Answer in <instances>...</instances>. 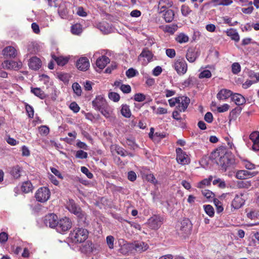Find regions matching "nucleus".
Returning <instances> with one entry per match:
<instances>
[{
	"mask_svg": "<svg viewBox=\"0 0 259 259\" xmlns=\"http://www.w3.org/2000/svg\"><path fill=\"white\" fill-rule=\"evenodd\" d=\"M249 139L253 143L252 149L254 151L259 150V132L254 131L251 133L249 136Z\"/></svg>",
	"mask_w": 259,
	"mask_h": 259,
	"instance_id": "obj_17",
	"label": "nucleus"
},
{
	"mask_svg": "<svg viewBox=\"0 0 259 259\" xmlns=\"http://www.w3.org/2000/svg\"><path fill=\"white\" fill-rule=\"evenodd\" d=\"M244 202L245 199L244 194L240 193L239 194L236 195L232 201V205L234 208L238 209L244 204Z\"/></svg>",
	"mask_w": 259,
	"mask_h": 259,
	"instance_id": "obj_16",
	"label": "nucleus"
},
{
	"mask_svg": "<svg viewBox=\"0 0 259 259\" xmlns=\"http://www.w3.org/2000/svg\"><path fill=\"white\" fill-rule=\"evenodd\" d=\"M180 102L178 103V105L177 107L178 109L180 112H184L189 105L190 100V99L186 96L179 97Z\"/></svg>",
	"mask_w": 259,
	"mask_h": 259,
	"instance_id": "obj_14",
	"label": "nucleus"
},
{
	"mask_svg": "<svg viewBox=\"0 0 259 259\" xmlns=\"http://www.w3.org/2000/svg\"><path fill=\"white\" fill-rule=\"evenodd\" d=\"M213 115L210 112H207L204 116V120L208 123H211L213 121Z\"/></svg>",
	"mask_w": 259,
	"mask_h": 259,
	"instance_id": "obj_60",
	"label": "nucleus"
},
{
	"mask_svg": "<svg viewBox=\"0 0 259 259\" xmlns=\"http://www.w3.org/2000/svg\"><path fill=\"white\" fill-rule=\"evenodd\" d=\"M26 110L28 114V116L30 118H33L34 115V110L32 106L27 104L25 106Z\"/></svg>",
	"mask_w": 259,
	"mask_h": 259,
	"instance_id": "obj_54",
	"label": "nucleus"
},
{
	"mask_svg": "<svg viewBox=\"0 0 259 259\" xmlns=\"http://www.w3.org/2000/svg\"><path fill=\"white\" fill-rule=\"evenodd\" d=\"M31 92L41 99H44L47 97L45 92L38 88H31Z\"/></svg>",
	"mask_w": 259,
	"mask_h": 259,
	"instance_id": "obj_28",
	"label": "nucleus"
},
{
	"mask_svg": "<svg viewBox=\"0 0 259 259\" xmlns=\"http://www.w3.org/2000/svg\"><path fill=\"white\" fill-rule=\"evenodd\" d=\"M76 66L78 69L81 71H86L90 67V62L86 57H81L77 61Z\"/></svg>",
	"mask_w": 259,
	"mask_h": 259,
	"instance_id": "obj_13",
	"label": "nucleus"
},
{
	"mask_svg": "<svg viewBox=\"0 0 259 259\" xmlns=\"http://www.w3.org/2000/svg\"><path fill=\"white\" fill-rule=\"evenodd\" d=\"M211 76V72L208 70H205L201 72L199 75V77L200 78H209Z\"/></svg>",
	"mask_w": 259,
	"mask_h": 259,
	"instance_id": "obj_51",
	"label": "nucleus"
},
{
	"mask_svg": "<svg viewBox=\"0 0 259 259\" xmlns=\"http://www.w3.org/2000/svg\"><path fill=\"white\" fill-rule=\"evenodd\" d=\"M226 33L227 35L230 36L232 40L236 42L239 41L240 37L236 30L230 28L226 31Z\"/></svg>",
	"mask_w": 259,
	"mask_h": 259,
	"instance_id": "obj_25",
	"label": "nucleus"
},
{
	"mask_svg": "<svg viewBox=\"0 0 259 259\" xmlns=\"http://www.w3.org/2000/svg\"><path fill=\"white\" fill-rule=\"evenodd\" d=\"M258 174V171L249 172L246 170H240L237 171L236 177L239 180H244L255 176Z\"/></svg>",
	"mask_w": 259,
	"mask_h": 259,
	"instance_id": "obj_11",
	"label": "nucleus"
},
{
	"mask_svg": "<svg viewBox=\"0 0 259 259\" xmlns=\"http://www.w3.org/2000/svg\"><path fill=\"white\" fill-rule=\"evenodd\" d=\"M178 227L182 234H188L191 231L192 224L189 220L184 219L180 223Z\"/></svg>",
	"mask_w": 259,
	"mask_h": 259,
	"instance_id": "obj_9",
	"label": "nucleus"
},
{
	"mask_svg": "<svg viewBox=\"0 0 259 259\" xmlns=\"http://www.w3.org/2000/svg\"><path fill=\"white\" fill-rule=\"evenodd\" d=\"M134 100L137 102H142L145 100V96L141 93L136 94L134 96Z\"/></svg>",
	"mask_w": 259,
	"mask_h": 259,
	"instance_id": "obj_56",
	"label": "nucleus"
},
{
	"mask_svg": "<svg viewBox=\"0 0 259 259\" xmlns=\"http://www.w3.org/2000/svg\"><path fill=\"white\" fill-rule=\"evenodd\" d=\"M82 32V27L79 24H75L71 27V32L74 34H79Z\"/></svg>",
	"mask_w": 259,
	"mask_h": 259,
	"instance_id": "obj_36",
	"label": "nucleus"
},
{
	"mask_svg": "<svg viewBox=\"0 0 259 259\" xmlns=\"http://www.w3.org/2000/svg\"><path fill=\"white\" fill-rule=\"evenodd\" d=\"M249 77L253 79L254 78L255 79V80H253L254 83H256L259 81V73L258 72H255L253 71H251L249 72Z\"/></svg>",
	"mask_w": 259,
	"mask_h": 259,
	"instance_id": "obj_48",
	"label": "nucleus"
},
{
	"mask_svg": "<svg viewBox=\"0 0 259 259\" xmlns=\"http://www.w3.org/2000/svg\"><path fill=\"white\" fill-rule=\"evenodd\" d=\"M125 74L128 78H131L138 74V72L136 69L131 68L126 71Z\"/></svg>",
	"mask_w": 259,
	"mask_h": 259,
	"instance_id": "obj_42",
	"label": "nucleus"
},
{
	"mask_svg": "<svg viewBox=\"0 0 259 259\" xmlns=\"http://www.w3.org/2000/svg\"><path fill=\"white\" fill-rule=\"evenodd\" d=\"M39 132L41 135L47 136L50 132L49 128L46 125H41L38 128Z\"/></svg>",
	"mask_w": 259,
	"mask_h": 259,
	"instance_id": "obj_41",
	"label": "nucleus"
},
{
	"mask_svg": "<svg viewBox=\"0 0 259 259\" xmlns=\"http://www.w3.org/2000/svg\"><path fill=\"white\" fill-rule=\"evenodd\" d=\"M166 55L170 58H173L176 56V52L174 49H167L166 50Z\"/></svg>",
	"mask_w": 259,
	"mask_h": 259,
	"instance_id": "obj_62",
	"label": "nucleus"
},
{
	"mask_svg": "<svg viewBox=\"0 0 259 259\" xmlns=\"http://www.w3.org/2000/svg\"><path fill=\"white\" fill-rule=\"evenodd\" d=\"M232 71L233 74H237L241 71V66L238 63L235 62L232 65Z\"/></svg>",
	"mask_w": 259,
	"mask_h": 259,
	"instance_id": "obj_40",
	"label": "nucleus"
},
{
	"mask_svg": "<svg viewBox=\"0 0 259 259\" xmlns=\"http://www.w3.org/2000/svg\"><path fill=\"white\" fill-rule=\"evenodd\" d=\"M52 57L59 66H64L67 64L68 61V59L66 58L57 57L55 55H52Z\"/></svg>",
	"mask_w": 259,
	"mask_h": 259,
	"instance_id": "obj_29",
	"label": "nucleus"
},
{
	"mask_svg": "<svg viewBox=\"0 0 259 259\" xmlns=\"http://www.w3.org/2000/svg\"><path fill=\"white\" fill-rule=\"evenodd\" d=\"M148 245L143 242H137L135 244L136 250L139 252L145 251L148 249Z\"/></svg>",
	"mask_w": 259,
	"mask_h": 259,
	"instance_id": "obj_31",
	"label": "nucleus"
},
{
	"mask_svg": "<svg viewBox=\"0 0 259 259\" xmlns=\"http://www.w3.org/2000/svg\"><path fill=\"white\" fill-rule=\"evenodd\" d=\"M232 100L234 101L237 105H241L245 103L246 100L245 98L241 94L235 93L232 94Z\"/></svg>",
	"mask_w": 259,
	"mask_h": 259,
	"instance_id": "obj_24",
	"label": "nucleus"
},
{
	"mask_svg": "<svg viewBox=\"0 0 259 259\" xmlns=\"http://www.w3.org/2000/svg\"><path fill=\"white\" fill-rule=\"evenodd\" d=\"M163 223V218L158 215H154L148 220L149 227L153 230H157Z\"/></svg>",
	"mask_w": 259,
	"mask_h": 259,
	"instance_id": "obj_5",
	"label": "nucleus"
},
{
	"mask_svg": "<svg viewBox=\"0 0 259 259\" xmlns=\"http://www.w3.org/2000/svg\"><path fill=\"white\" fill-rule=\"evenodd\" d=\"M174 67L179 74H184L187 70V64L183 59L177 60L175 63Z\"/></svg>",
	"mask_w": 259,
	"mask_h": 259,
	"instance_id": "obj_8",
	"label": "nucleus"
},
{
	"mask_svg": "<svg viewBox=\"0 0 259 259\" xmlns=\"http://www.w3.org/2000/svg\"><path fill=\"white\" fill-rule=\"evenodd\" d=\"M109 62L110 59L108 57L106 56H102L101 57H99L97 59L96 62V66L99 69V70H97L101 71L104 69Z\"/></svg>",
	"mask_w": 259,
	"mask_h": 259,
	"instance_id": "obj_18",
	"label": "nucleus"
},
{
	"mask_svg": "<svg viewBox=\"0 0 259 259\" xmlns=\"http://www.w3.org/2000/svg\"><path fill=\"white\" fill-rule=\"evenodd\" d=\"M98 111H99L106 118L109 117L111 115V111L108 104L104 107L99 109Z\"/></svg>",
	"mask_w": 259,
	"mask_h": 259,
	"instance_id": "obj_35",
	"label": "nucleus"
},
{
	"mask_svg": "<svg viewBox=\"0 0 259 259\" xmlns=\"http://www.w3.org/2000/svg\"><path fill=\"white\" fill-rule=\"evenodd\" d=\"M212 177L210 176L208 179H205L199 182L197 184V187L202 188L204 186H209L212 181Z\"/></svg>",
	"mask_w": 259,
	"mask_h": 259,
	"instance_id": "obj_34",
	"label": "nucleus"
},
{
	"mask_svg": "<svg viewBox=\"0 0 259 259\" xmlns=\"http://www.w3.org/2000/svg\"><path fill=\"white\" fill-rule=\"evenodd\" d=\"M232 92L229 90L222 89L217 94V98L219 100H224L232 96Z\"/></svg>",
	"mask_w": 259,
	"mask_h": 259,
	"instance_id": "obj_22",
	"label": "nucleus"
},
{
	"mask_svg": "<svg viewBox=\"0 0 259 259\" xmlns=\"http://www.w3.org/2000/svg\"><path fill=\"white\" fill-rule=\"evenodd\" d=\"M181 12L184 16H188L191 12L190 8L186 5H183L181 7Z\"/></svg>",
	"mask_w": 259,
	"mask_h": 259,
	"instance_id": "obj_47",
	"label": "nucleus"
},
{
	"mask_svg": "<svg viewBox=\"0 0 259 259\" xmlns=\"http://www.w3.org/2000/svg\"><path fill=\"white\" fill-rule=\"evenodd\" d=\"M177 162L182 165L188 164L189 161L187 155L180 148L176 149Z\"/></svg>",
	"mask_w": 259,
	"mask_h": 259,
	"instance_id": "obj_12",
	"label": "nucleus"
},
{
	"mask_svg": "<svg viewBox=\"0 0 259 259\" xmlns=\"http://www.w3.org/2000/svg\"><path fill=\"white\" fill-rule=\"evenodd\" d=\"M72 89L74 93L77 95L80 96L81 94V87L79 84L77 82H74L72 85Z\"/></svg>",
	"mask_w": 259,
	"mask_h": 259,
	"instance_id": "obj_43",
	"label": "nucleus"
},
{
	"mask_svg": "<svg viewBox=\"0 0 259 259\" xmlns=\"http://www.w3.org/2000/svg\"><path fill=\"white\" fill-rule=\"evenodd\" d=\"M33 186L31 183L29 181H26L23 183L22 186V190L25 193H28L32 190Z\"/></svg>",
	"mask_w": 259,
	"mask_h": 259,
	"instance_id": "obj_32",
	"label": "nucleus"
},
{
	"mask_svg": "<svg viewBox=\"0 0 259 259\" xmlns=\"http://www.w3.org/2000/svg\"><path fill=\"white\" fill-rule=\"evenodd\" d=\"M120 89L123 93L125 94L130 93L131 92V88L130 85L121 84Z\"/></svg>",
	"mask_w": 259,
	"mask_h": 259,
	"instance_id": "obj_57",
	"label": "nucleus"
},
{
	"mask_svg": "<svg viewBox=\"0 0 259 259\" xmlns=\"http://www.w3.org/2000/svg\"><path fill=\"white\" fill-rule=\"evenodd\" d=\"M213 203L217 207V211L218 213L221 212L224 210L222 203L217 198L213 199Z\"/></svg>",
	"mask_w": 259,
	"mask_h": 259,
	"instance_id": "obj_45",
	"label": "nucleus"
},
{
	"mask_svg": "<svg viewBox=\"0 0 259 259\" xmlns=\"http://www.w3.org/2000/svg\"><path fill=\"white\" fill-rule=\"evenodd\" d=\"M2 67L6 69L18 70L22 67L21 62H15L14 61H5L2 64Z\"/></svg>",
	"mask_w": 259,
	"mask_h": 259,
	"instance_id": "obj_10",
	"label": "nucleus"
},
{
	"mask_svg": "<svg viewBox=\"0 0 259 259\" xmlns=\"http://www.w3.org/2000/svg\"><path fill=\"white\" fill-rule=\"evenodd\" d=\"M202 194L207 198L213 197L214 195L211 191L206 189L202 190Z\"/></svg>",
	"mask_w": 259,
	"mask_h": 259,
	"instance_id": "obj_59",
	"label": "nucleus"
},
{
	"mask_svg": "<svg viewBox=\"0 0 259 259\" xmlns=\"http://www.w3.org/2000/svg\"><path fill=\"white\" fill-rule=\"evenodd\" d=\"M109 98L114 102H118L120 99V96L115 92H110L108 94Z\"/></svg>",
	"mask_w": 259,
	"mask_h": 259,
	"instance_id": "obj_44",
	"label": "nucleus"
},
{
	"mask_svg": "<svg viewBox=\"0 0 259 259\" xmlns=\"http://www.w3.org/2000/svg\"><path fill=\"white\" fill-rule=\"evenodd\" d=\"M92 104L96 110H99L106 106L107 103L103 97L98 96L92 101Z\"/></svg>",
	"mask_w": 259,
	"mask_h": 259,
	"instance_id": "obj_15",
	"label": "nucleus"
},
{
	"mask_svg": "<svg viewBox=\"0 0 259 259\" xmlns=\"http://www.w3.org/2000/svg\"><path fill=\"white\" fill-rule=\"evenodd\" d=\"M176 40L180 44L185 43L188 41L189 37L185 34L181 33L176 37Z\"/></svg>",
	"mask_w": 259,
	"mask_h": 259,
	"instance_id": "obj_33",
	"label": "nucleus"
},
{
	"mask_svg": "<svg viewBox=\"0 0 259 259\" xmlns=\"http://www.w3.org/2000/svg\"><path fill=\"white\" fill-rule=\"evenodd\" d=\"M230 106L227 104H225L221 106L218 107L217 111L218 112L222 113L228 111L229 109Z\"/></svg>",
	"mask_w": 259,
	"mask_h": 259,
	"instance_id": "obj_58",
	"label": "nucleus"
},
{
	"mask_svg": "<svg viewBox=\"0 0 259 259\" xmlns=\"http://www.w3.org/2000/svg\"><path fill=\"white\" fill-rule=\"evenodd\" d=\"M163 3H166L169 7L172 6V3L169 2L168 0H160L159 2V8L160 10V13L164 12L165 10L166 7L164 5H162Z\"/></svg>",
	"mask_w": 259,
	"mask_h": 259,
	"instance_id": "obj_39",
	"label": "nucleus"
},
{
	"mask_svg": "<svg viewBox=\"0 0 259 259\" xmlns=\"http://www.w3.org/2000/svg\"><path fill=\"white\" fill-rule=\"evenodd\" d=\"M163 18L165 22L169 23L174 20L175 13L172 10H167L163 14Z\"/></svg>",
	"mask_w": 259,
	"mask_h": 259,
	"instance_id": "obj_27",
	"label": "nucleus"
},
{
	"mask_svg": "<svg viewBox=\"0 0 259 259\" xmlns=\"http://www.w3.org/2000/svg\"><path fill=\"white\" fill-rule=\"evenodd\" d=\"M8 235L6 232H2L0 233V242L4 243L8 240Z\"/></svg>",
	"mask_w": 259,
	"mask_h": 259,
	"instance_id": "obj_61",
	"label": "nucleus"
},
{
	"mask_svg": "<svg viewBox=\"0 0 259 259\" xmlns=\"http://www.w3.org/2000/svg\"><path fill=\"white\" fill-rule=\"evenodd\" d=\"M67 209L71 213L81 218L83 215L80 207L72 199H70L66 204Z\"/></svg>",
	"mask_w": 259,
	"mask_h": 259,
	"instance_id": "obj_6",
	"label": "nucleus"
},
{
	"mask_svg": "<svg viewBox=\"0 0 259 259\" xmlns=\"http://www.w3.org/2000/svg\"><path fill=\"white\" fill-rule=\"evenodd\" d=\"M81 171L82 173L85 174L88 178L92 179L93 178V174L91 173L87 167L82 166L81 167Z\"/></svg>",
	"mask_w": 259,
	"mask_h": 259,
	"instance_id": "obj_53",
	"label": "nucleus"
},
{
	"mask_svg": "<svg viewBox=\"0 0 259 259\" xmlns=\"http://www.w3.org/2000/svg\"><path fill=\"white\" fill-rule=\"evenodd\" d=\"M93 244L90 241H88L85 242V244L83 246L82 251L85 252H92L93 251Z\"/></svg>",
	"mask_w": 259,
	"mask_h": 259,
	"instance_id": "obj_37",
	"label": "nucleus"
},
{
	"mask_svg": "<svg viewBox=\"0 0 259 259\" xmlns=\"http://www.w3.org/2000/svg\"><path fill=\"white\" fill-rule=\"evenodd\" d=\"M186 56L187 60L189 62L192 63L194 62L197 57V52L195 51L194 48H189L187 50Z\"/></svg>",
	"mask_w": 259,
	"mask_h": 259,
	"instance_id": "obj_23",
	"label": "nucleus"
},
{
	"mask_svg": "<svg viewBox=\"0 0 259 259\" xmlns=\"http://www.w3.org/2000/svg\"><path fill=\"white\" fill-rule=\"evenodd\" d=\"M89 232L87 229L78 228L74 229L70 234V237L74 243L83 242L88 237Z\"/></svg>",
	"mask_w": 259,
	"mask_h": 259,
	"instance_id": "obj_2",
	"label": "nucleus"
},
{
	"mask_svg": "<svg viewBox=\"0 0 259 259\" xmlns=\"http://www.w3.org/2000/svg\"><path fill=\"white\" fill-rule=\"evenodd\" d=\"M204 209L206 213L209 217H212L213 216L214 211L213 207L210 205H204Z\"/></svg>",
	"mask_w": 259,
	"mask_h": 259,
	"instance_id": "obj_38",
	"label": "nucleus"
},
{
	"mask_svg": "<svg viewBox=\"0 0 259 259\" xmlns=\"http://www.w3.org/2000/svg\"><path fill=\"white\" fill-rule=\"evenodd\" d=\"M116 153L118 154L121 155V156H126V151L124 150L121 147H116L115 149Z\"/></svg>",
	"mask_w": 259,
	"mask_h": 259,
	"instance_id": "obj_63",
	"label": "nucleus"
},
{
	"mask_svg": "<svg viewBox=\"0 0 259 259\" xmlns=\"http://www.w3.org/2000/svg\"><path fill=\"white\" fill-rule=\"evenodd\" d=\"M244 165L246 169L249 170L253 169L255 168V165L248 161H245Z\"/></svg>",
	"mask_w": 259,
	"mask_h": 259,
	"instance_id": "obj_64",
	"label": "nucleus"
},
{
	"mask_svg": "<svg viewBox=\"0 0 259 259\" xmlns=\"http://www.w3.org/2000/svg\"><path fill=\"white\" fill-rule=\"evenodd\" d=\"M241 110L242 108L240 107H236L231 111L230 116H232V118H236L241 113Z\"/></svg>",
	"mask_w": 259,
	"mask_h": 259,
	"instance_id": "obj_46",
	"label": "nucleus"
},
{
	"mask_svg": "<svg viewBox=\"0 0 259 259\" xmlns=\"http://www.w3.org/2000/svg\"><path fill=\"white\" fill-rule=\"evenodd\" d=\"M106 242L110 249L114 248V238L112 236H108L106 237Z\"/></svg>",
	"mask_w": 259,
	"mask_h": 259,
	"instance_id": "obj_50",
	"label": "nucleus"
},
{
	"mask_svg": "<svg viewBox=\"0 0 259 259\" xmlns=\"http://www.w3.org/2000/svg\"><path fill=\"white\" fill-rule=\"evenodd\" d=\"M58 221V217L54 213H50L46 215L44 220V223L47 226L56 229L57 228Z\"/></svg>",
	"mask_w": 259,
	"mask_h": 259,
	"instance_id": "obj_7",
	"label": "nucleus"
},
{
	"mask_svg": "<svg viewBox=\"0 0 259 259\" xmlns=\"http://www.w3.org/2000/svg\"><path fill=\"white\" fill-rule=\"evenodd\" d=\"M120 112L122 115L126 118H129L131 116V112L129 106L126 104L121 106Z\"/></svg>",
	"mask_w": 259,
	"mask_h": 259,
	"instance_id": "obj_30",
	"label": "nucleus"
},
{
	"mask_svg": "<svg viewBox=\"0 0 259 259\" xmlns=\"http://www.w3.org/2000/svg\"><path fill=\"white\" fill-rule=\"evenodd\" d=\"M28 65L31 69L36 70L40 68L41 61L38 58L33 57L30 59Z\"/></svg>",
	"mask_w": 259,
	"mask_h": 259,
	"instance_id": "obj_19",
	"label": "nucleus"
},
{
	"mask_svg": "<svg viewBox=\"0 0 259 259\" xmlns=\"http://www.w3.org/2000/svg\"><path fill=\"white\" fill-rule=\"evenodd\" d=\"M141 57L146 58L148 62H150L152 59L153 54L148 49L144 48L139 56L138 59L140 60Z\"/></svg>",
	"mask_w": 259,
	"mask_h": 259,
	"instance_id": "obj_26",
	"label": "nucleus"
},
{
	"mask_svg": "<svg viewBox=\"0 0 259 259\" xmlns=\"http://www.w3.org/2000/svg\"><path fill=\"white\" fill-rule=\"evenodd\" d=\"M75 157L80 159H85L88 157V153L83 150H78L75 154Z\"/></svg>",
	"mask_w": 259,
	"mask_h": 259,
	"instance_id": "obj_49",
	"label": "nucleus"
},
{
	"mask_svg": "<svg viewBox=\"0 0 259 259\" xmlns=\"http://www.w3.org/2000/svg\"><path fill=\"white\" fill-rule=\"evenodd\" d=\"M3 54L7 57L15 58L17 55V51L14 47L8 46L3 50Z\"/></svg>",
	"mask_w": 259,
	"mask_h": 259,
	"instance_id": "obj_20",
	"label": "nucleus"
},
{
	"mask_svg": "<svg viewBox=\"0 0 259 259\" xmlns=\"http://www.w3.org/2000/svg\"><path fill=\"white\" fill-rule=\"evenodd\" d=\"M69 108L71 110H72L74 113H77L79 112L80 107L77 104V103L75 102H72L69 106Z\"/></svg>",
	"mask_w": 259,
	"mask_h": 259,
	"instance_id": "obj_55",
	"label": "nucleus"
},
{
	"mask_svg": "<svg viewBox=\"0 0 259 259\" xmlns=\"http://www.w3.org/2000/svg\"><path fill=\"white\" fill-rule=\"evenodd\" d=\"M58 78L63 82H67L69 81L70 75L68 73H61L58 74Z\"/></svg>",
	"mask_w": 259,
	"mask_h": 259,
	"instance_id": "obj_52",
	"label": "nucleus"
},
{
	"mask_svg": "<svg viewBox=\"0 0 259 259\" xmlns=\"http://www.w3.org/2000/svg\"><path fill=\"white\" fill-rule=\"evenodd\" d=\"M209 158L211 160H214L225 171L235 163V159L231 154L224 153V152H221L220 149H217L211 152Z\"/></svg>",
	"mask_w": 259,
	"mask_h": 259,
	"instance_id": "obj_1",
	"label": "nucleus"
},
{
	"mask_svg": "<svg viewBox=\"0 0 259 259\" xmlns=\"http://www.w3.org/2000/svg\"><path fill=\"white\" fill-rule=\"evenodd\" d=\"M50 190L46 187L39 188L35 194L36 199L40 202H46L50 197Z\"/></svg>",
	"mask_w": 259,
	"mask_h": 259,
	"instance_id": "obj_3",
	"label": "nucleus"
},
{
	"mask_svg": "<svg viewBox=\"0 0 259 259\" xmlns=\"http://www.w3.org/2000/svg\"><path fill=\"white\" fill-rule=\"evenodd\" d=\"M72 223L71 220L67 217L62 218L58 221L56 228L57 232L63 233L69 230L72 227Z\"/></svg>",
	"mask_w": 259,
	"mask_h": 259,
	"instance_id": "obj_4",
	"label": "nucleus"
},
{
	"mask_svg": "<svg viewBox=\"0 0 259 259\" xmlns=\"http://www.w3.org/2000/svg\"><path fill=\"white\" fill-rule=\"evenodd\" d=\"M22 171V168L17 165L11 168L10 173L14 179H18L21 176Z\"/></svg>",
	"mask_w": 259,
	"mask_h": 259,
	"instance_id": "obj_21",
	"label": "nucleus"
}]
</instances>
